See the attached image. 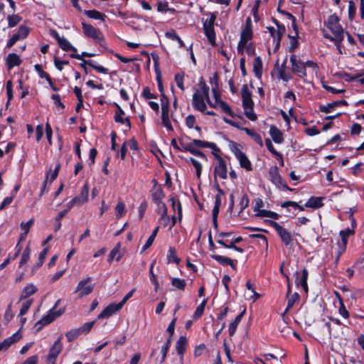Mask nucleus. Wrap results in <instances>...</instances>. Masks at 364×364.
<instances>
[{
    "mask_svg": "<svg viewBox=\"0 0 364 364\" xmlns=\"http://www.w3.org/2000/svg\"><path fill=\"white\" fill-rule=\"evenodd\" d=\"M253 70L257 77H260L262 73V61L260 57H257L253 62Z\"/></svg>",
    "mask_w": 364,
    "mask_h": 364,
    "instance_id": "f704fd0d",
    "label": "nucleus"
},
{
    "mask_svg": "<svg viewBox=\"0 0 364 364\" xmlns=\"http://www.w3.org/2000/svg\"><path fill=\"white\" fill-rule=\"evenodd\" d=\"M336 14H332L324 21L322 33L324 38L333 42L339 53L343 54L342 42L346 36V31L339 23Z\"/></svg>",
    "mask_w": 364,
    "mask_h": 364,
    "instance_id": "f257e3e1",
    "label": "nucleus"
},
{
    "mask_svg": "<svg viewBox=\"0 0 364 364\" xmlns=\"http://www.w3.org/2000/svg\"><path fill=\"white\" fill-rule=\"evenodd\" d=\"M84 14L89 18L97 20H105V15L97 10H85Z\"/></svg>",
    "mask_w": 364,
    "mask_h": 364,
    "instance_id": "e433bc0d",
    "label": "nucleus"
},
{
    "mask_svg": "<svg viewBox=\"0 0 364 364\" xmlns=\"http://www.w3.org/2000/svg\"><path fill=\"white\" fill-rule=\"evenodd\" d=\"M194 146H195L192 144V142H190L189 144H182V148L183 151H188L193 155L196 156L204 161H207L208 159L206 156L202 151L196 149Z\"/></svg>",
    "mask_w": 364,
    "mask_h": 364,
    "instance_id": "4be33fe9",
    "label": "nucleus"
},
{
    "mask_svg": "<svg viewBox=\"0 0 364 364\" xmlns=\"http://www.w3.org/2000/svg\"><path fill=\"white\" fill-rule=\"evenodd\" d=\"M51 99L53 100L54 104L57 107L58 109H63L65 106L64 105L60 102V97L58 95H53L51 97Z\"/></svg>",
    "mask_w": 364,
    "mask_h": 364,
    "instance_id": "0e129e2a",
    "label": "nucleus"
},
{
    "mask_svg": "<svg viewBox=\"0 0 364 364\" xmlns=\"http://www.w3.org/2000/svg\"><path fill=\"white\" fill-rule=\"evenodd\" d=\"M216 16L214 14H211L209 19L203 22V27L205 34L212 45L215 44V33L214 31V22Z\"/></svg>",
    "mask_w": 364,
    "mask_h": 364,
    "instance_id": "423d86ee",
    "label": "nucleus"
},
{
    "mask_svg": "<svg viewBox=\"0 0 364 364\" xmlns=\"http://www.w3.org/2000/svg\"><path fill=\"white\" fill-rule=\"evenodd\" d=\"M84 63H87L88 65L93 68L95 70H96L98 73L106 74L108 71V70L105 68H104L102 65H97L92 60H84Z\"/></svg>",
    "mask_w": 364,
    "mask_h": 364,
    "instance_id": "09e8293b",
    "label": "nucleus"
},
{
    "mask_svg": "<svg viewBox=\"0 0 364 364\" xmlns=\"http://www.w3.org/2000/svg\"><path fill=\"white\" fill-rule=\"evenodd\" d=\"M269 31L272 37L274 39V41H277V44L279 45L282 37L285 32V27L283 26H278L277 28L269 27Z\"/></svg>",
    "mask_w": 364,
    "mask_h": 364,
    "instance_id": "5701e85b",
    "label": "nucleus"
},
{
    "mask_svg": "<svg viewBox=\"0 0 364 364\" xmlns=\"http://www.w3.org/2000/svg\"><path fill=\"white\" fill-rule=\"evenodd\" d=\"M252 37V31L250 25L247 23L245 28L242 31L240 35V40L237 44V52L243 53L245 47L247 46L248 41Z\"/></svg>",
    "mask_w": 364,
    "mask_h": 364,
    "instance_id": "6e6552de",
    "label": "nucleus"
},
{
    "mask_svg": "<svg viewBox=\"0 0 364 364\" xmlns=\"http://www.w3.org/2000/svg\"><path fill=\"white\" fill-rule=\"evenodd\" d=\"M186 343H187V340L185 336L179 337V338L177 341L176 344V350L178 355L183 354V353L185 351Z\"/></svg>",
    "mask_w": 364,
    "mask_h": 364,
    "instance_id": "4c0bfd02",
    "label": "nucleus"
},
{
    "mask_svg": "<svg viewBox=\"0 0 364 364\" xmlns=\"http://www.w3.org/2000/svg\"><path fill=\"white\" fill-rule=\"evenodd\" d=\"M31 250L28 246H27L23 250L21 260L19 262V267H22L30 259Z\"/></svg>",
    "mask_w": 364,
    "mask_h": 364,
    "instance_id": "a18cd8bd",
    "label": "nucleus"
},
{
    "mask_svg": "<svg viewBox=\"0 0 364 364\" xmlns=\"http://www.w3.org/2000/svg\"><path fill=\"white\" fill-rule=\"evenodd\" d=\"M80 335L78 331V328L72 329L68 331L65 334V336L69 342H71L76 339Z\"/></svg>",
    "mask_w": 364,
    "mask_h": 364,
    "instance_id": "5fc2aeb1",
    "label": "nucleus"
},
{
    "mask_svg": "<svg viewBox=\"0 0 364 364\" xmlns=\"http://www.w3.org/2000/svg\"><path fill=\"white\" fill-rule=\"evenodd\" d=\"M34 68H35V70L38 73V74L41 78H45L47 80V82H48V84H51V77L47 73H46L43 70L41 65H38V64L35 65Z\"/></svg>",
    "mask_w": 364,
    "mask_h": 364,
    "instance_id": "79ce46f5",
    "label": "nucleus"
},
{
    "mask_svg": "<svg viewBox=\"0 0 364 364\" xmlns=\"http://www.w3.org/2000/svg\"><path fill=\"white\" fill-rule=\"evenodd\" d=\"M339 234L341 237L343 245L346 247L348 242V238L351 234H353V231L348 228L346 230H341Z\"/></svg>",
    "mask_w": 364,
    "mask_h": 364,
    "instance_id": "603ef678",
    "label": "nucleus"
},
{
    "mask_svg": "<svg viewBox=\"0 0 364 364\" xmlns=\"http://www.w3.org/2000/svg\"><path fill=\"white\" fill-rule=\"evenodd\" d=\"M21 63L19 56L16 53H9L6 58V65L9 70L12 69L15 66H18Z\"/></svg>",
    "mask_w": 364,
    "mask_h": 364,
    "instance_id": "c85d7f7f",
    "label": "nucleus"
},
{
    "mask_svg": "<svg viewBox=\"0 0 364 364\" xmlns=\"http://www.w3.org/2000/svg\"><path fill=\"white\" fill-rule=\"evenodd\" d=\"M29 33V29L25 26H21L16 33L14 34L8 41L6 47L11 48L17 41L25 38Z\"/></svg>",
    "mask_w": 364,
    "mask_h": 364,
    "instance_id": "ddd939ff",
    "label": "nucleus"
},
{
    "mask_svg": "<svg viewBox=\"0 0 364 364\" xmlns=\"http://www.w3.org/2000/svg\"><path fill=\"white\" fill-rule=\"evenodd\" d=\"M156 205L157 207L156 210H157L158 213H159L161 215H165L166 213H167V208L163 201H161L160 203H156Z\"/></svg>",
    "mask_w": 364,
    "mask_h": 364,
    "instance_id": "338daca9",
    "label": "nucleus"
},
{
    "mask_svg": "<svg viewBox=\"0 0 364 364\" xmlns=\"http://www.w3.org/2000/svg\"><path fill=\"white\" fill-rule=\"evenodd\" d=\"M91 281L92 277H88L77 283L75 292L78 293L79 297L87 296L92 292L94 284H91Z\"/></svg>",
    "mask_w": 364,
    "mask_h": 364,
    "instance_id": "39448f33",
    "label": "nucleus"
},
{
    "mask_svg": "<svg viewBox=\"0 0 364 364\" xmlns=\"http://www.w3.org/2000/svg\"><path fill=\"white\" fill-rule=\"evenodd\" d=\"M211 257L222 265H228L231 262V259L225 256L212 255Z\"/></svg>",
    "mask_w": 364,
    "mask_h": 364,
    "instance_id": "c03bdc74",
    "label": "nucleus"
},
{
    "mask_svg": "<svg viewBox=\"0 0 364 364\" xmlns=\"http://www.w3.org/2000/svg\"><path fill=\"white\" fill-rule=\"evenodd\" d=\"M82 32L85 36L96 41H100L102 39V33L100 30L95 28L92 25L82 23Z\"/></svg>",
    "mask_w": 364,
    "mask_h": 364,
    "instance_id": "4468645a",
    "label": "nucleus"
},
{
    "mask_svg": "<svg viewBox=\"0 0 364 364\" xmlns=\"http://www.w3.org/2000/svg\"><path fill=\"white\" fill-rule=\"evenodd\" d=\"M95 321H90L84 323L82 326L78 328V331L81 334H87L93 327Z\"/></svg>",
    "mask_w": 364,
    "mask_h": 364,
    "instance_id": "8fccbe9b",
    "label": "nucleus"
},
{
    "mask_svg": "<svg viewBox=\"0 0 364 364\" xmlns=\"http://www.w3.org/2000/svg\"><path fill=\"white\" fill-rule=\"evenodd\" d=\"M125 205L123 202L119 201L115 207L117 218H120L125 214Z\"/></svg>",
    "mask_w": 364,
    "mask_h": 364,
    "instance_id": "de8ad7c7",
    "label": "nucleus"
},
{
    "mask_svg": "<svg viewBox=\"0 0 364 364\" xmlns=\"http://www.w3.org/2000/svg\"><path fill=\"white\" fill-rule=\"evenodd\" d=\"M215 157L218 159V164L214 169L215 176H218L222 179H226L228 176V171L224 160L219 154H215Z\"/></svg>",
    "mask_w": 364,
    "mask_h": 364,
    "instance_id": "2eb2a0df",
    "label": "nucleus"
},
{
    "mask_svg": "<svg viewBox=\"0 0 364 364\" xmlns=\"http://www.w3.org/2000/svg\"><path fill=\"white\" fill-rule=\"evenodd\" d=\"M161 100V119L169 118V106L166 97L163 95Z\"/></svg>",
    "mask_w": 364,
    "mask_h": 364,
    "instance_id": "c9c22d12",
    "label": "nucleus"
},
{
    "mask_svg": "<svg viewBox=\"0 0 364 364\" xmlns=\"http://www.w3.org/2000/svg\"><path fill=\"white\" fill-rule=\"evenodd\" d=\"M218 107H219L224 112L228 114L230 116L233 115L232 111L230 108V107L224 101H220L219 104L218 105Z\"/></svg>",
    "mask_w": 364,
    "mask_h": 364,
    "instance_id": "13d9d810",
    "label": "nucleus"
},
{
    "mask_svg": "<svg viewBox=\"0 0 364 364\" xmlns=\"http://www.w3.org/2000/svg\"><path fill=\"white\" fill-rule=\"evenodd\" d=\"M122 307L118 304H111L104 309V310L98 315V318H105L110 317L114 313L119 311Z\"/></svg>",
    "mask_w": 364,
    "mask_h": 364,
    "instance_id": "f3484780",
    "label": "nucleus"
},
{
    "mask_svg": "<svg viewBox=\"0 0 364 364\" xmlns=\"http://www.w3.org/2000/svg\"><path fill=\"white\" fill-rule=\"evenodd\" d=\"M181 259L176 256V250L173 247L168 248L167 254V262L168 263L178 264Z\"/></svg>",
    "mask_w": 364,
    "mask_h": 364,
    "instance_id": "72a5a7b5",
    "label": "nucleus"
},
{
    "mask_svg": "<svg viewBox=\"0 0 364 364\" xmlns=\"http://www.w3.org/2000/svg\"><path fill=\"white\" fill-rule=\"evenodd\" d=\"M120 248L121 244L119 242L109 252L107 259L108 262L111 263L114 258L117 262L120 260L123 255L122 253L120 252Z\"/></svg>",
    "mask_w": 364,
    "mask_h": 364,
    "instance_id": "c756f323",
    "label": "nucleus"
},
{
    "mask_svg": "<svg viewBox=\"0 0 364 364\" xmlns=\"http://www.w3.org/2000/svg\"><path fill=\"white\" fill-rule=\"evenodd\" d=\"M8 26L9 28L16 26L21 20L18 15H9L7 16Z\"/></svg>",
    "mask_w": 364,
    "mask_h": 364,
    "instance_id": "49530a36",
    "label": "nucleus"
},
{
    "mask_svg": "<svg viewBox=\"0 0 364 364\" xmlns=\"http://www.w3.org/2000/svg\"><path fill=\"white\" fill-rule=\"evenodd\" d=\"M269 134L272 140L277 144H282L284 141L282 132L275 126L272 125L269 128Z\"/></svg>",
    "mask_w": 364,
    "mask_h": 364,
    "instance_id": "393cba45",
    "label": "nucleus"
},
{
    "mask_svg": "<svg viewBox=\"0 0 364 364\" xmlns=\"http://www.w3.org/2000/svg\"><path fill=\"white\" fill-rule=\"evenodd\" d=\"M4 317L7 323H9L13 318L14 314L11 310V304L8 305Z\"/></svg>",
    "mask_w": 364,
    "mask_h": 364,
    "instance_id": "e2e57ef3",
    "label": "nucleus"
},
{
    "mask_svg": "<svg viewBox=\"0 0 364 364\" xmlns=\"http://www.w3.org/2000/svg\"><path fill=\"white\" fill-rule=\"evenodd\" d=\"M269 176L271 181L278 188H287L285 181L281 176L277 166H272L269 170Z\"/></svg>",
    "mask_w": 364,
    "mask_h": 364,
    "instance_id": "9b49d317",
    "label": "nucleus"
},
{
    "mask_svg": "<svg viewBox=\"0 0 364 364\" xmlns=\"http://www.w3.org/2000/svg\"><path fill=\"white\" fill-rule=\"evenodd\" d=\"M207 301H208V299H204L202 301V302L200 303V304L196 308L195 313L193 314L194 319H198V318H200L202 316V314H203L205 305L207 304Z\"/></svg>",
    "mask_w": 364,
    "mask_h": 364,
    "instance_id": "a19ab883",
    "label": "nucleus"
},
{
    "mask_svg": "<svg viewBox=\"0 0 364 364\" xmlns=\"http://www.w3.org/2000/svg\"><path fill=\"white\" fill-rule=\"evenodd\" d=\"M141 95L145 99H156V96L151 92L148 87H144Z\"/></svg>",
    "mask_w": 364,
    "mask_h": 364,
    "instance_id": "69168bd1",
    "label": "nucleus"
},
{
    "mask_svg": "<svg viewBox=\"0 0 364 364\" xmlns=\"http://www.w3.org/2000/svg\"><path fill=\"white\" fill-rule=\"evenodd\" d=\"M88 194H89V187H88L87 183H85L82 187L80 195L74 198L75 200L77 201V205H80L87 200Z\"/></svg>",
    "mask_w": 364,
    "mask_h": 364,
    "instance_id": "a878e982",
    "label": "nucleus"
},
{
    "mask_svg": "<svg viewBox=\"0 0 364 364\" xmlns=\"http://www.w3.org/2000/svg\"><path fill=\"white\" fill-rule=\"evenodd\" d=\"M322 198L319 197H311L305 203V207L318 208L323 206Z\"/></svg>",
    "mask_w": 364,
    "mask_h": 364,
    "instance_id": "2f4dec72",
    "label": "nucleus"
},
{
    "mask_svg": "<svg viewBox=\"0 0 364 364\" xmlns=\"http://www.w3.org/2000/svg\"><path fill=\"white\" fill-rule=\"evenodd\" d=\"M153 183H154V188L152 189V200L154 203H160L162 201L163 198L165 197V194L160 186H157V182L156 180H153Z\"/></svg>",
    "mask_w": 364,
    "mask_h": 364,
    "instance_id": "aec40b11",
    "label": "nucleus"
},
{
    "mask_svg": "<svg viewBox=\"0 0 364 364\" xmlns=\"http://www.w3.org/2000/svg\"><path fill=\"white\" fill-rule=\"evenodd\" d=\"M232 151L240 162V165L242 168L247 171L252 170V164L248 159L244 152H242L237 146L234 145L232 147Z\"/></svg>",
    "mask_w": 364,
    "mask_h": 364,
    "instance_id": "9d476101",
    "label": "nucleus"
},
{
    "mask_svg": "<svg viewBox=\"0 0 364 364\" xmlns=\"http://www.w3.org/2000/svg\"><path fill=\"white\" fill-rule=\"evenodd\" d=\"M339 301H340V307L338 309L339 314L344 318H348L349 317V313L347 311L342 299L340 297H339Z\"/></svg>",
    "mask_w": 364,
    "mask_h": 364,
    "instance_id": "4d7b16f0",
    "label": "nucleus"
},
{
    "mask_svg": "<svg viewBox=\"0 0 364 364\" xmlns=\"http://www.w3.org/2000/svg\"><path fill=\"white\" fill-rule=\"evenodd\" d=\"M171 284L178 289L183 290L186 282L185 279L174 277L171 279Z\"/></svg>",
    "mask_w": 364,
    "mask_h": 364,
    "instance_id": "37998d69",
    "label": "nucleus"
},
{
    "mask_svg": "<svg viewBox=\"0 0 364 364\" xmlns=\"http://www.w3.org/2000/svg\"><path fill=\"white\" fill-rule=\"evenodd\" d=\"M60 168V164L58 163L54 171H52L51 173H47V176L48 175V178H50V183L53 182L57 178Z\"/></svg>",
    "mask_w": 364,
    "mask_h": 364,
    "instance_id": "680f3d73",
    "label": "nucleus"
},
{
    "mask_svg": "<svg viewBox=\"0 0 364 364\" xmlns=\"http://www.w3.org/2000/svg\"><path fill=\"white\" fill-rule=\"evenodd\" d=\"M290 63L291 64V70L294 73H296L301 78L306 77L307 73L304 63L298 60L296 55L293 54L290 56Z\"/></svg>",
    "mask_w": 364,
    "mask_h": 364,
    "instance_id": "0eeeda50",
    "label": "nucleus"
},
{
    "mask_svg": "<svg viewBox=\"0 0 364 364\" xmlns=\"http://www.w3.org/2000/svg\"><path fill=\"white\" fill-rule=\"evenodd\" d=\"M195 123H196V118L193 115L189 114L186 117V124L188 128H190V129L193 128Z\"/></svg>",
    "mask_w": 364,
    "mask_h": 364,
    "instance_id": "774afa93",
    "label": "nucleus"
},
{
    "mask_svg": "<svg viewBox=\"0 0 364 364\" xmlns=\"http://www.w3.org/2000/svg\"><path fill=\"white\" fill-rule=\"evenodd\" d=\"M249 205V198L247 196L245 193L242 195L240 198V201L239 203L240 212L243 211Z\"/></svg>",
    "mask_w": 364,
    "mask_h": 364,
    "instance_id": "052dcab7",
    "label": "nucleus"
},
{
    "mask_svg": "<svg viewBox=\"0 0 364 364\" xmlns=\"http://www.w3.org/2000/svg\"><path fill=\"white\" fill-rule=\"evenodd\" d=\"M241 96L242 100V106L245 110V114L251 121L257 119V115L254 112V102L252 100L251 92L248 90L247 85H244L241 88Z\"/></svg>",
    "mask_w": 364,
    "mask_h": 364,
    "instance_id": "7ed1b4c3",
    "label": "nucleus"
},
{
    "mask_svg": "<svg viewBox=\"0 0 364 364\" xmlns=\"http://www.w3.org/2000/svg\"><path fill=\"white\" fill-rule=\"evenodd\" d=\"M192 144L198 148H210L213 151H218V147L213 142H208L200 139H193Z\"/></svg>",
    "mask_w": 364,
    "mask_h": 364,
    "instance_id": "bb28decb",
    "label": "nucleus"
},
{
    "mask_svg": "<svg viewBox=\"0 0 364 364\" xmlns=\"http://www.w3.org/2000/svg\"><path fill=\"white\" fill-rule=\"evenodd\" d=\"M37 287L33 284H27L21 291L20 299H25L27 297L34 294L37 291Z\"/></svg>",
    "mask_w": 364,
    "mask_h": 364,
    "instance_id": "cd10ccee",
    "label": "nucleus"
},
{
    "mask_svg": "<svg viewBox=\"0 0 364 364\" xmlns=\"http://www.w3.org/2000/svg\"><path fill=\"white\" fill-rule=\"evenodd\" d=\"M33 301L27 300L22 303L21 308L20 309L19 316H22L25 315L32 304Z\"/></svg>",
    "mask_w": 364,
    "mask_h": 364,
    "instance_id": "6e6d98bb",
    "label": "nucleus"
},
{
    "mask_svg": "<svg viewBox=\"0 0 364 364\" xmlns=\"http://www.w3.org/2000/svg\"><path fill=\"white\" fill-rule=\"evenodd\" d=\"M341 105H348V102L346 100L334 101L331 103H328L326 105H322L320 107V111L323 113L331 112L336 107Z\"/></svg>",
    "mask_w": 364,
    "mask_h": 364,
    "instance_id": "412c9836",
    "label": "nucleus"
},
{
    "mask_svg": "<svg viewBox=\"0 0 364 364\" xmlns=\"http://www.w3.org/2000/svg\"><path fill=\"white\" fill-rule=\"evenodd\" d=\"M245 314V311H243L242 313L238 314L234 319V321L230 323L229 328H228V333L230 336H232L237 328L238 324L241 321L243 316Z\"/></svg>",
    "mask_w": 364,
    "mask_h": 364,
    "instance_id": "7c9ffc66",
    "label": "nucleus"
},
{
    "mask_svg": "<svg viewBox=\"0 0 364 364\" xmlns=\"http://www.w3.org/2000/svg\"><path fill=\"white\" fill-rule=\"evenodd\" d=\"M50 35L53 37L58 42L59 46L65 51L77 52V48L74 47L67 38L61 37L55 30H50Z\"/></svg>",
    "mask_w": 364,
    "mask_h": 364,
    "instance_id": "1a4fd4ad",
    "label": "nucleus"
},
{
    "mask_svg": "<svg viewBox=\"0 0 364 364\" xmlns=\"http://www.w3.org/2000/svg\"><path fill=\"white\" fill-rule=\"evenodd\" d=\"M326 326L328 328V333L334 338H337L340 336V333L342 331V328H338L336 326H333L331 323H326Z\"/></svg>",
    "mask_w": 364,
    "mask_h": 364,
    "instance_id": "ea45409f",
    "label": "nucleus"
},
{
    "mask_svg": "<svg viewBox=\"0 0 364 364\" xmlns=\"http://www.w3.org/2000/svg\"><path fill=\"white\" fill-rule=\"evenodd\" d=\"M299 299V295L298 293H294L289 299L287 301V306L286 308V311H288L290 309L293 307L294 304Z\"/></svg>",
    "mask_w": 364,
    "mask_h": 364,
    "instance_id": "3c124183",
    "label": "nucleus"
},
{
    "mask_svg": "<svg viewBox=\"0 0 364 364\" xmlns=\"http://www.w3.org/2000/svg\"><path fill=\"white\" fill-rule=\"evenodd\" d=\"M61 338L62 336L58 338L49 350L47 360H55L60 353L62 351L63 345L61 343Z\"/></svg>",
    "mask_w": 364,
    "mask_h": 364,
    "instance_id": "dca6fc26",
    "label": "nucleus"
},
{
    "mask_svg": "<svg viewBox=\"0 0 364 364\" xmlns=\"http://www.w3.org/2000/svg\"><path fill=\"white\" fill-rule=\"evenodd\" d=\"M174 80L178 88H180L182 91L185 90L183 85V80H184V73H177L175 75Z\"/></svg>",
    "mask_w": 364,
    "mask_h": 364,
    "instance_id": "864d4df0",
    "label": "nucleus"
},
{
    "mask_svg": "<svg viewBox=\"0 0 364 364\" xmlns=\"http://www.w3.org/2000/svg\"><path fill=\"white\" fill-rule=\"evenodd\" d=\"M21 338L20 331H18L10 337L4 339L0 343V348L1 350H6L13 343L17 342Z\"/></svg>",
    "mask_w": 364,
    "mask_h": 364,
    "instance_id": "a211bd4d",
    "label": "nucleus"
},
{
    "mask_svg": "<svg viewBox=\"0 0 364 364\" xmlns=\"http://www.w3.org/2000/svg\"><path fill=\"white\" fill-rule=\"evenodd\" d=\"M124 115V110L121 108L120 106L117 105V110L114 114V120L117 123H120L122 124H125L128 129L131 128V123L129 119L127 117H123Z\"/></svg>",
    "mask_w": 364,
    "mask_h": 364,
    "instance_id": "6ab92c4d",
    "label": "nucleus"
},
{
    "mask_svg": "<svg viewBox=\"0 0 364 364\" xmlns=\"http://www.w3.org/2000/svg\"><path fill=\"white\" fill-rule=\"evenodd\" d=\"M155 261L152 262L150 267H149V278L151 282L154 284V290L155 291H157L159 288V283L157 280L156 276L154 273V266L155 264Z\"/></svg>",
    "mask_w": 364,
    "mask_h": 364,
    "instance_id": "58836bf2",
    "label": "nucleus"
},
{
    "mask_svg": "<svg viewBox=\"0 0 364 364\" xmlns=\"http://www.w3.org/2000/svg\"><path fill=\"white\" fill-rule=\"evenodd\" d=\"M199 85L200 90L193 95L192 105L195 109L204 112L206 109L205 102L208 100L209 87L204 82H200Z\"/></svg>",
    "mask_w": 364,
    "mask_h": 364,
    "instance_id": "f03ea898",
    "label": "nucleus"
},
{
    "mask_svg": "<svg viewBox=\"0 0 364 364\" xmlns=\"http://www.w3.org/2000/svg\"><path fill=\"white\" fill-rule=\"evenodd\" d=\"M265 145L267 148V149L274 155L276 156H280V153H279L274 147L272 141L269 139H265Z\"/></svg>",
    "mask_w": 364,
    "mask_h": 364,
    "instance_id": "bf43d9fd",
    "label": "nucleus"
},
{
    "mask_svg": "<svg viewBox=\"0 0 364 364\" xmlns=\"http://www.w3.org/2000/svg\"><path fill=\"white\" fill-rule=\"evenodd\" d=\"M272 226L276 230L277 233L279 236L282 242L286 245L288 246L291 244L292 241V237L291 233L282 225H280L277 222H272Z\"/></svg>",
    "mask_w": 364,
    "mask_h": 364,
    "instance_id": "f8f14e48",
    "label": "nucleus"
},
{
    "mask_svg": "<svg viewBox=\"0 0 364 364\" xmlns=\"http://www.w3.org/2000/svg\"><path fill=\"white\" fill-rule=\"evenodd\" d=\"M309 272L308 270L304 268L301 271V277H299L298 276L296 278V285H301L302 289L304 290L306 293L308 292V284H307V279H308Z\"/></svg>",
    "mask_w": 364,
    "mask_h": 364,
    "instance_id": "b1692460",
    "label": "nucleus"
},
{
    "mask_svg": "<svg viewBox=\"0 0 364 364\" xmlns=\"http://www.w3.org/2000/svg\"><path fill=\"white\" fill-rule=\"evenodd\" d=\"M242 130H244L247 135L251 136L252 139L259 146H263V142L259 134L256 133L254 130L248 129V128H242Z\"/></svg>",
    "mask_w": 364,
    "mask_h": 364,
    "instance_id": "473e14b6",
    "label": "nucleus"
},
{
    "mask_svg": "<svg viewBox=\"0 0 364 364\" xmlns=\"http://www.w3.org/2000/svg\"><path fill=\"white\" fill-rule=\"evenodd\" d=\"M60 303V300H58L54 306L50 309L46 315L43 316V318L38 321L37 324L41 326H46L53 322L56 318L59 317L64 313V309H57V306Z\"/></svg>",
    "mask_w": 364,
    "mask_h": 364,
    "instance_id": "20e7f679",
    "label": "nucleus"
}]
</instances>
